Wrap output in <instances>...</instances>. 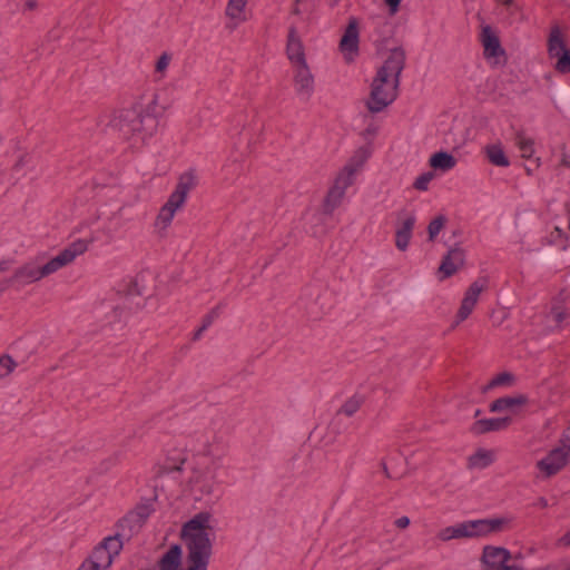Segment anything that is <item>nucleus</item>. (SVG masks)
<instances>
[{
    "mask_svg": "<svg viewBox=\"0 0 570 570\" xmlns=\"http://www.w3.org/2000/svg\"><path fill=\"white\" fill-rule=\"evenodd\" d=\"M405 59L406 53L402 47L390 50L387 58L377 69L371 83L370 97L366 100L370 112H381L396 99Z\"/></svg>",
    "mask_w": 570,
    "mask_h": 570,
    "instance_id": "f257e3e1",
    "label": "nucleus"
},
{
    "mask_svg": "<svg viewBox=\"0 0 570 570\" xmlns=\"http://www.w3.org/2000/svg\"><path fill=\"white\" fill-rule=\"evenodd\" d=\"M213 538L214 527L209 512H199L183 525L181 539L187 550L185 570H207Z\"/></svg>",
    "mask_w": 570,
    "mask_h": 570,
    "instance_id": "f03ea898",
    "label": "nucleus"
},
{
    "mask_svg": "<svg viewBox=\"0 0 570 570\" xmlns=\"http://www.w3.org/2000/svg\"><path fill=\"white\" fill-rule=\"evenodd\" d=\"M87 249L88 242L85 239H77L42 266H38L35 263L24 264L14 272L10 279L0 283V293L7 289L9 284L12 282L30 284L49 276L63 266L72 263L77 256L82 255Z\"/></svg>",
    "mask_w": 570,
    "mask_h": 570,
    "instance_id": "7ed1b4c3",
    "label": "nucleus"
},
{
    "mask_svg": "<svg viewBox=\"0 0 570 570\" xmlns=\"http://www.w3.org/2000/svg\"><path fill=\"white\" fill-rule=\"evenodd\" d=\"M108 126L118 131L124 139L140 138L144 140L154 134L157 127L156 118L144 116L132 108L117 110L112 114Z\"/></svg>",
    "mask_w": 570,
    "mask_h": 570,
    "instance_id": "20e7f679",
    "label": "nucleus"
},
{
    "mask_svg": "<svg viewBox=\"0 0 570 570\" xmlns=\"http://www.w3.org/2000/svg\"><path fill=\"white\" fill-rule=\"evenodd\" d=\"M130 535L129 532L122 531L121 533H117L114 537H108L104 539V541L97 546L91 554L83 561L85 564L92 570H107L115 556H117L121 548L122 542L120 537Z\"/></svg>",
    "mask_w": 570,
    "mask_h": 570,
    "instance_id": "39448f33",
    "label": "nucleus"
},
{
    "mask_svg": "<svg viewBox=\"0 0 570 570\" xmlns=\"http://www.w3.org/2000/svg\"><path fill=\"white\" fill-rule=\"evenodd\" d=\"M548 55L551 59H556L554 69L558 72H570V50L567 48L564 38L558 26L551 28L548 38Z\"/></svg>",
    "mask_w": 570,
    "mask_h": 570,
    "instance_id": "423d86ee",
    "label": "nucleus"
},
{
    "mask_svg": "<svg viewBox=\"0 0 570 570\" xmlns=\"http://www.w3.org/2000/svg\"><path fill=\"white\" fill-rule=\"evenodd\" d=\"M291 70L295 95L304 101L311 100L315 92L316 79L308 62L291 66Z\"/></svg>",
    "mask_w": 570,
    "mask_h": 570,
    "instance_id": "0eeeda50",
    "label": "nucleus"
},
{
    "mask_svg": "<svg viewBox=\"0 0 570 570\" xmlns=\"http://www.w3.org/2000/svg\"><path fill=\"white\" fill-rule=\"evenodd\" d=\"M510 521L507 518L478 519L462 522L464 539L487 537L504 531Z\"/></svg>",
    "mask_w": 570,
    "mask_h": 570,
    "instance_id": "6e6552de",
    "label": "nucleus"
},
{
    "mask_svg": "<svg viewBox=\"0 0 570 570\" xmlns=\"http://www.w3.org/2000/svg\"><path fill=\"white\" fill-rule=\"evenodd\" d=\"M488 288V279L485 277H481L475 279L465 291L464 296L461 301L460 307L458 309L454 325L460 324L465 321L473 312L474 307L478 304L479 297L482 292Z\"/></svg>",
    "mask_w": 570,
    "mask_h": 570,
    "instance_id": "1a4fd4ad",
    "label": "nucleus"
},
{
    "mask_svg": "<svg viewBox=\"0 0 570 570\" xmlns=\"http://www.w3.org/2000/svg\"><path fill=\"white\" fill-rule=\"evenodd\" d=\"M360 23L355 17H350L345 31L340 40V50L345 61L354 60L358 52Z\"/></svg>",
    "mask_w": 570,
    "mask_h": 570,
    "instance_id": "9d476101",
    "label": "nucleus"
},
{
    "mask_svg": "<svg viewBox=\"0 0 570 570\" xmlns=\"http://www.w3.org/2000/svg\"><path fill=\"white\" fill-rule=\"evenodd\" d=\"M570 446L553 449L544 459L537 463L539 470L543 471L547 476L557 474L568 463Z\"/></svg>",
    "mask_w": 570,
    "mask_h": 570,
    "instance_id": "9b49d317",
    "label": "nucleus"
},
{
    "mask_svg": "<svg viewBox=\"0 0 570 570\" xmlns=\"http://www.w3.org/2000/svg\"><path fill=\"white\" fill-rule=\"evenodd\" d=\"M286 56L291 66L307 62L304 43L298 35L297 27L294 23L288 28Z\"/></svg>",
    "mask_w": 570,
    "mask_h": 570,
    "instance_id": "f8f14e48",
    "label": "nucleus"
},
{
    "mask_svg": "<svg viewBox=\"0 0 570 570\" xmlns=\"http://www.w3.org/2000/svg\"><path fill=\"white\" fill-rule=\"evenodd\" d=\"M511 558V552L505 548L485 546L482 551L481 562L485 570H493L508 564Z\"/></svg>",
    "mask_w": 570,
    "mask_h": 570,
    "instance_id": "ddd939ff",
    "label": "nucleus"
},
{
    "mask_svg": "<svg viewBox=\"0 0 570 570\" xmlns=\"http://www.w3.org/2000/svg\"><path fill=\"white\" fill-rule=\"evenodd\" d=\"M197 183H198V177H197L196 170L189 169V170L183 173L178 177L176 187H175L174 191L169 195V198L174 199L175 202H177L184 206L189 191L193 190L197 186Z\"/></svg>",
    "mask_w": 570,
    "mask_h": 570,
    "instance_id": "4468645a",
    "label": "nucleus"
},
{
    "mask_svg": "<svg viewBox=\"0 0 570 570\" xmlns=\"http://www.w3.org/2000/svg\"><path fill=\"white\" fill-rule=\"evenodd\" d=\"M183 207L181 204L169 198L159 209L158 215L155 218L154 227L159 235H165L167 228L170 226L175 214Z\"/></svg>",
    "mask_w": 570,
    "mask_h": 570,
    "instance_id": "2eb2a0df",
    "label": "nucleus"
},
{
    "mask_svg": "<svg viewBox=\"0 0 570 570\" xmlns=\"http://www.w3.org/2000/svg\"><path fill=\"white\" fill-rule=\"evenodd\" d=\"M150 513L151 509L149 505H139L119 521V528L121 531L128 530L129 534H131L142 527Z\"/></svg>",
    "mask_w": 570,
    "mask_h": 570,
    "instance_id": "dca6fc26",
    "label": "nucleus"
},
{
    "mask_svg": "<svg viewBox=\"0 0 570 570\" xmlns=\"http://www.w3.org/2000/svg\"><path fill=\"white\" fill-rule=\"evenodd\" d=\"M415 222L416 218L413 214H407L404 218L397 222L395 230V246L399 250L405 252L407 249Z\"/></svg>",
    "mask_w": 570,
    "mask_h": 570,
    "instance_id": "f3484780",
    "label": "nucleus"
},
{
    "mask_svg": "<svg viewBox=\"0 0 570 570\" xmlns=\"http://www.w3.org/2000/svg\"><path fill=\"white\" fill-rule=\"evenodd\" d=\"M480 37L485 58H497L504 55L500 39L490 26L482 27Z\"/></svg>",
    "mask_w": 570,
    "mask_h": 570,
    "instance_id": "a211bd4d",
    "label": "nucleus"
},
{
    "mask_svg": "<svg viewBox=\"0 0 570 570\" xmlns=\"http://www.w3.org/2000/svg\"><path fill=\"white\" fill-rule=\"evenodd\" d=\"M464 264V252L461 248H452L442 259L439 272L443 277H450L455 274Z\"/></svg>",
    "mask_w": 570,
    "mask_h": 570,
    "instance_id": "6ab92c4d",
    "label": "nucleus"
},
{
    "mask_svg": "<svg viewBox=\"0 0 570 570\" xmlns=\"http://www.w3.org/2000/svg\"><path fill=\"white\" fill-rule=\"evenodd\" d=\"M246 6L247 0H228L225 10V14L229 20L227 23L228 29L234 30L247 20Z\"/></svg>",
    "mask_w": 570,
    "mask_h": 570,
    "instance_id": "aec40b11",
    "label": "nucleus"
},
{
    "mask_svg": "<svg viewBox=\"0 0 570 570\" xmlns=\"http://www.w3.org/2000/svg\"><path fill=\"white\" fill-rule=\"evenodd\" d=\"M510 422V417L482 419L472 425L471 432L474 434H484L491 431L504 430L509 426Z\"/></svg>",
    "mask_w": 570,
    "mask_h": 570,
    "instance_id": "412c9836",
    "label": "nucleus"
},
{
    "mask_svg": "<svg viewBox=\"0 0 570 570\" xmlns=\"http://www.w3.org/2000/svg\"><path fill=\"white\" fill-rule=\"evenodd\" d=\"M159 570H181V548L171 546L158 561Z\"/></svg>",
    "mask_w": 570,
    "mask_h": 570,
    "instance_id": "4be33fe9",
    "label": "nucleus"
},
{
    "mask_svg": "<svg viewBox=\"0 0 570 570\" xmlns=\"http://www.w3.org/2000/svg\"><path fill=\"white\" fill-rule=\"evenodd\" d=\"M495 453L493 450L483 448L478 449L472 455L468 458L469 469H485L494 462Z\"/></svg>",
    "mask_w": 570,
    "mask_h": 570,
    "instance_id": "5701e85b",
    "label": "nucleus"
},
{
    "mask_svg": "<svg viewBox=\"0 0 570 570\" xmlns=\"http://www.w3.org/2000/svg\"><path fill=\"white\" fill-rule=\"evenodd\" d=\"M528 403L525 395L519 394L515 396L500 397L493 401L490 405L491 412H502L505 410H512L517 406H522Z\"/></svg>",
    "mask_w": 570,
    "mask_h": 570,
    "instance_id": "b1692460",
    "label": "nucleus"
},
{
    "mask_svg": "<svg viewBox=\"0 0 570 570\" xmlns=\"http://www.w3.org/2000/svg\"><path fill=\"white\" fill-rule=\"evenodd\" d=\"M344 196V191L331 186L322 202L323 214L331 216L334 210L342 204Z\"/></svg>",
    "mask_w": 570,
    "mask_h": 570,
    "instance_id": "393cba45",
    "label": "nucleus"
},
{
    "mask_svg": "<svg viewBox=\"0 0 570 570\" xmlns=\"http://www.w3.org/2000/svg\"><path fill=\"white\" fill-rule=\"evenodd\" d=\"M484 153L489 161L494 166L508 167L510 165V161L505 156L503 147L500 142L485 146Z\"/></svg>",
    "mask_w": 570,
    "mask_h": 570,
    "instance_id": "a878e982",
    "label": "nucleus"
},
{
    "mask_svg": "<svg viewBox=\"0 0 570 570\" xmlns=\"http://www.w3.org/2000/svg\"><path fill=\"white\" fill-rule=\"evenodd\" d=\"M429 164L434 169L446 171L456 165V159L446 151H439L431 156Z\"/></svg>",
    "mask_w": 570,
    "mask_h": 570,
    "instance_id": "bb28decb",
    "label": "nucleus"
},
{
    "mask_svg": "<svg viewBox=\"0 0 570 570\" xmlns=\"http://www.w3.org/2000/svg\"><path fill=\"white\" fill-rule=\"evenodd\" d=\"M497 2L504 7L507 20L510 24L525 20L522 7L514 0H497Z\"/></svg>",
    "mask_w": 570,
    "mask_h": 570,
    "instance_id": "cd10ccee",
    "label": "nucleus"
},
{
    "mask_svg": "<svg viewBox=\"0 0 570 570\" xmlns=\"http://www.w3.org/2000/svg\"><path fill=\"white\" fill-rule=\"evenodd\" d=\"M355 173L344 166L336 175L333 187L346 193V189L353 185Z\"/></svg>",
    "mask_w": 570,
    "mask_h": 570,
    "instance_id": "c85d7f7f",
    "label": "nucleus"
},
{
    "mask_svg": "<svg viewBox=\"0 0 570 570\" xmlns=\"http://www.w3.org/2000/svg\"><path fill=\"white\" fill-rule=\"evenodd\" d=\"M515 145L518 146L522 158H531L534 154V141L531 138L524 136L522 131L515 135Z\"/></svg>",
    "mask_w": 570,
    "mask_h": 570,
    "instance_id": "c756f323",
    "label": "nucleus"
},
{
    "mask_svg": "<svg viewBox=\"0 0 570 570\" xmlns=\"http://www.w3.org/2000/svg\"><path fill=\"white\" fill-rule=\"evenodd\" d=\"M30 161L31 157L29 153H20L10 168L11 176L16 179H19L21 176H23L24 169L28 167Z\"/></svg>",
    "mask_w": 570,
    "mask_h": 570,
    "instance_id": "7c9ffc66",
    "label": "nucleus"
},
{
    "mask_svg": "<svg viewBox=\"0 0 570 570\" xmlns=\"http://www.w3.org/2000/svg\"><path fill=\"white\" fill-rule=\"evenodd\" d=\"M368 157L370 151L366 148H358L345 166L356 174L364 166Z\"/></svg>",
    "mask_w": 570,
    "mask_h": 570,
    "instance_id": "2f4dec72",
    "label": "nucleus"
},
{
    "mask_svg": "<svg viewBox=\"0 0 570 570\" xmlns=\"http://www.w3.org/2000/svg\"><path fill=\"white\" fill-rule=\"evenodd\" d=\"M515 381V377L510 372H502L495 375L487 386L483 387V392H487L497 386H511Z\"/></svg>",
    "mask_w": 570,
    "mask_h": 570,
    "instance_id": "473e14b6",
    "label": "nucleus"
},
{
    "mask_svg": "<svg viewBox=\"0 0 570 570\" xmlns=\"http://www.w3.org/2000/svg\"><path fill=\"white\" fill-rule=\"evenodd\" d=\"M18 363L9 354L0 355V381L9 377L17 368Z\"/></svg>",
    "mask_w": 570,
    "mask_h": 570,
    "instance_id": "72a5a7b5",
    "label": "nucleus"
},
{
    "mask_svg": "<svg viewBox=\"0 0 570 570\" xmlns=\"http://www.w3.org/2000/svg\"><path fill=\"white\" fill-rule=\"evenodd\" d=\"M438 538L444 542L453 539H464L462 522L442 529L441 531H439Z\"/></svg>",
    "mask_w": 570,
    "mask_h": 570,
    "instance_id": "f704fd0d",
    "label": "nucleus"
},
{
    "mask_svg": "<svg viewBox=\"0 0 570 570\" xmlns=\"http://www.w3.org/2000/svg\"><path fill=\"white\" fill-rule=\"evenodd\" d=\"M362 400L358 397H351L343 403V405L338 409L337 414H342L346 417L353 416L361 407Z\"/></svg>",
    "mask_w": 570,
    "mask_h": 570,
    "instance_id": "c9c22d12",
    "label": "nucleus"
},
{
    "mask_svg": "<svg viewBox=\"0 0 570 570\" xmlns=\"http://www.w3.org/2000/svg\"><path fill=\"white\" fill-rule=\"evenodd\" d=\"M218 316V309L217 308H214L212 309L204 318H203V324L202 326L194 333L193 335V340L194 341H197L200 338L202 334L204 333V331L207 330V327L209 325H212V323L215 321V318Z\"/></svg>",
    "mask_w": 570,
    "mask_h": 570,
    "instance_id": "e433bc0d",
    "label": "nucleus"
},
{
    "mask_svg": "<svg viewBox=\"0 0 570 570\" xmlns=\"http://www.w3.org/2000/svg\"><path fill=\"white\" fill-rule=\"evenodd\" d=\"M445 217L444 216H438L435 217L428 226V233H429V239L434 240L436 235L441 232V229L445 225Z\"/></svg>",
    "mask_w": 570,
    "mask_h": 570,
    "instance_id": "4c0bfd02",
    "label": "nucleus"
},
{
    "mask_svg": "<svg viewBox=\"0 0 570 570\" xmlns=\"http://www.w3.org/2000/svg\"><path fill=\"white\" fill-rule=\"evenodd\" d=\"M171 61V55L168 52H163L160 57L157 59L155 65L156 73L160 75V78L164 77L169 63Z\"/></svg>",
    "mask_w": 570,
    "mask_h": 570,
    "instance_id": "58836bf2",
    "label": "nucleus"
},
{
    "mask_svg": "<svg viewBox=\"0 0 570 570\" xmlns=\"http://www.w3.org/2000/svg\"><path fill=\"white\" fill-rule=\"evenodd\" d=\"M195 484L198 487V490L204 494L209 495L214 492V482L206 478L197 479Z\"/></svg>",
    "mask_w": 570,
    "mask_h": 570,
    "instance_id": "ea45409f",
    "label": "nucleus"
},
{
    "mask_svg": "<svg viewBox=\"0 0 570 570\" xmlns=\"http://www.w3.org/2000/svg\"><path fill=\"white\" fill-rule=\"evenodd\" d=\"M432 178H433V174L432 173L422 174V175H420L415 179L414 187L417 190H426L428 189V185H429V183L431 181Z\"/></svg>",
    "mask_w": 570,
    "mask_h": 570,
    "instance_id": "a19ab883",
    "label": "nucleus"
},
{
    "mask_svg": "<svg viewBox=\"0 0 570 570\" xmlns=\"http://www.w3.org/2000/svg\"><path fill=\"white\" fill-rule=\"evenodd\" d=\"M549 317L556 324H560L567 317V313L561 307H553L549 313Z\"/></svg>",
    "mask_w": 570,
    "mask_h": 570,
    "instance_id": "79ce46f5",
    "label": "nucleus"
},
{
    "mask_svg": "<svg viewBox=\"0 0 570 570\" xmlns=\"http://www.w3.org/2000/svg\"><path fill=\"white\" fill-rule=\"evenodd\" d=\"M384 2L389 7L391 16H394L399 11L401 0H384Z\"/></svg>",
    "mask_w": 570,
    "mask_h": 570,
    "instance_id": "37998d69",
    "label": "nucleus"
},
{
    "mask_svg": "<svg viewBox=\"0 0 570 570\" xmlns=\"http://www.w3.org/2000/svg\"><path fill=\"white\" fill-rule=\"evenodd\" d=\"M125 295H140V291L138 288L136 279H130L128 289L125 292Z\"/></svg>",
    "mask_w": 570,
    "mask_h": 570,
    "instance_id": "c03bdc74",
    "label": "nucleus"
},
{
    "mask_svg": "<svg viewBox=\"0 0 570 570\" xmlns=\"http://www.w3.org/2000/svg\"><path fill=\"white\" fill-rule=\"evenodd\" d=\"M410 523H411V521H410L409 517H405V515L401 517L394 521L395 527L401 530L406 529L410 525Z\"/></svg>",
    "mask_w": 570,
    "mask_h": 570,
    "instance_id": "a18cd8bd",
    "label": "nucleus"
},
{
    "mask_svg": "<svg viewBox=\"0 0 570 570\" xmlns=\"http://www.w3.org/2000/svg\"><path fill=\"white\" fill-rule=\"evenodd\" d=\"M321 432H323V430L320 429L318 426H315L313 431L309 433V438H316L318 442H323L324 435H321Z\"/></svg>",
    "mask_w": 570,
    "mask_h": 570,
    "instance_id": "49530a36",
    "label": "nucleus"
},
{
    "mask_svg": "<svg viewBox=\"0 0 570 570\" xmlns=\"http://www.w3.org/2000/svg\"><path fill=\"white\" fill-rule=\"evenodd\" d=\"M299 3H301V0H294L293 7L291 9V14L299 16L302 13Z\"/></svg>",
    "mask_w": 570,
    "mask_h": 570,
    "instance_id": "de8ad7c7",
    "label": "nucleus"
},
{
    "mask_svg": "<svg viewBox=\"0 0 570 570\" xmlns=\"http://www.w3.org/2000/svg\"><path fill=\"white\" fill-rule=\"evenodd\" d=\"M559 543L564 547L570 546V532H567L563 537H561L559 539Z\"/></svg>",
    "mask_w": 570,
    "mask_h": 570,
    "instance_id": "09e8293b",
    "label": "nucleus"
},
{
    "mask_svg": "<svg viewBox=\"0 0 570 570\" xmlns=\"http://www.w3.org/2000/svg\"><path fill=\"white\" fill-rule=\"evenodd\" d=\"M26 8L29 10H35L38 7V2L36 0H28L24 3Z\"/></svg>",
    "mask_w": 570,
    "mask_h": 570,
    "instance_id": "8fccbe9b",
    "label": "nucleus"
},
{
    "mask_svg": "<svg viewBox=\"0 0 570 570\" xmlns=\"http://www.w3.org/2000/svg\"><path fill=\"white\" fill-rule=\"evenodd\" d=\"M537 505H539L540 508H547L548 507V501L544 499V498H539L538 499V502H537Z\"/></svg>",
    "mask_w": 570,
    "mask_h": 570,
    "instance_id": "3c124183",
    "label": "nucleus"
},
{
    "mask_svg": "<svg viewBox=\"0 0 570 570\" xmlns=\"http://www.w3.org/2000/svg\"><path fill=\"white\" fill-rule=\"evenodd\" d=\"M381 468H382V471H383V473L385 474V476H386V478H391V474H390L389 468H387V465H386V463H385V462H382V463H381Z\"/></svg>",
    "mask_w": 570,
    "mask_h": 570,
    "instance_id": "603ef678",
    "label": "nucleus"
},
{
    "mask_svg": "<svg viewBox=\"0 0 570 570\" xmlns=\"http://www.w3.org/2000/svg\"><path fill=\"white\" fill-rule=\"evenodd\" d=\"M561 165L570 167V161L568 160V157L566 154L562 155Z\"/></svg>",
    "mask_w": 570,
    "mask_h": 570,
    "instance_id": "864d4df0",
    "label": "nucleus"
},
{
    "mask_svg": "<svg viewBox=\"0 0 570 570\" xmlns=\"http://www.w3.org/2000/svg\"><path fill=\"white\" fill-rule=\"evenodd\" d=\"M77 570H92V569H90V568L88 567V564H85V563L82 562V564H81Z\"/></svg>",
    "mask_w": 570,
    "mask_h": 570,
    "instance_id": "5fc2aeb1",
    "label": "nucleus"
},
{
    "mask_svg": "<svg viewBox=\"0 0 570 570\" xmlns=\"http://www.w3.org/2000/svg\"><path fill=\"white\" fill-rule=\"evenodd\" d=\"M341 0H330L331 6H336Z\"/></svg>",
    "mask_w": 570,
    "mask_h": 570,
    "instance_id": "6e6d98bb",
    "label": "nucleus"
},
{
    "mask_svg": "<svg viewBox=\"0 0 570 570\" xmlns=\"http://www.w3.org/2000/svg\"><path fill=\"white\" fill-rule=\"evenodd\" d=\"M525 171L528 175H532V168L531 167H525Z\"/></svg>",
    "mask_w": 570,
    "mask_h": 570,
    "instance_id": "4d7b16f0",
    "label": "nucleus"
},
{
    "mask_svg": "<svg viewBox=\"0 0 570 570\" xmlns=\"http://www.w3.org/2000/svg\"><path fill=\"white\" fill-rule=\"evenodd\" d=\"M539 166H540V159L538 158V159L535 160V168H538Z\"/></svg>",
    "mask_w": 570,
    "mask_h": 570,
    "instance_id": "13d9d810",
    "label": "nucleus"
},
{
    "mask_svg": "<svg viewBox=\"0 0 570 570\" xmlns=\"http://www.w3.org/2000/svg\"><path fill=\"white\" fill-rule=\"evenodd\" d=\"M480 413H481V411H480V410H476V411H475V416H479V415H480Z\"/></svg>",
    "mask_w": 570,
    "mask_h": 570,
    "instance_id": "bf43d9fd",
    "label": "nucleus"
},
{
    "mask_svg": "<svg viewBox=\"0 0 570 570\" xmlns=\"http://www.w3.org/2000/svg\"><path fill=\"white\" fill-rule=\"evenodd\" d=\"M568 570H570V569H568Z\"/></svg>",
    "mask_w": 570,
    "mask_h": 570,
    "instance_id": "052dcab7",
    "label": "nucleus"
}]
</instances>
